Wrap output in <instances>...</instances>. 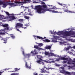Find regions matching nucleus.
I'll list each match as a JSON object with an SVG mask.
<instances>
[{
	"mask_svg": "<svg viewBox=\"0 0 75 75\" xmlns=\"http://www.w3.org/2000/svg\"><path fill=\"white\" fill-rule=\"evenodd\" d=\"M69 32L63 31H59L57 33H56V31L54 32L55 33V34H57V35H60L59 37L55 36V38H52V42H57V39H58L59 37H63L64 38H67V37H68L71 35H75V32H71L70 33Z\"/></svg>",
	"mask_w": 75,
	"mask_h": 75,
	"instance_id": "1",
	"label": "nucleus"
},
{
	"mask_svg": "<svg viewBox=\"0 0 75 75\" xmlns=\"http://www.w3.org/2000/svg\"><path fill=\"white\" fill-rule=\"evenodd\" d=\"M43 9H39L38 10V12L41 14V13H44L46 11H49L50 12H52L53 13H62V12H58L56 11L55 10H55L56 9H58L59 10H62V8H57L56 6H54L51 8H47V6L46 5H44L42 7H41Z\"/></svg>",
	"mask_w": 75,
	"mask_h": 75,
	"instance_id": "2",
	"label": "nucleus"
},
{
	"mask_svg": "<svg viewBox=\"0 0 75 75\" xmlns=\"http://www.w3.org/2000/svg\"><path fill=\"white\" fill-rule=\"evenodd\" d=\"M23 1V2L16 1L15 2L16 3L14 4L8 2L3 3V1L0 0V5L1 6V5L3 4V6H2V7L5 8L6 7V6L8 5H10L11 7H13V6H18V5L17 4H25V3L28 2V1L27 2V1Z\"/></svg>",
	"mask_w": 75,
	"mask_h": 75,
	"instance_id": "3",
	"label": "nucleus"
},
{
	"mask_svg": "<svg viewBox=\"0 0 75 75\" xmlns=\"http://www.w3.org/2000/svg\"><path fill=\"white\" fill-rule=\"evenodd\" d=\"M37 58L38 59H40L38 60L37 61H36V62H37L39 64H42V65H44V62H46V63H51L52 61H51V60H53L52 59H49L48 61L42 60L41 58H42V57L40 55H37Z\"/></svg>",
	"mask_w": 75,
	"mask_h": 75,
	"instance_id": "4",
	"label": "nucleus"
},
{
	"mask_svg": "<svg viewBox=\"0 0 75 75\" xmlns=\"http://www.w3.org/2000/svg\"><path fill=\"white\" fill-rule=\"evenodd\" d=\"M5 13L8 16V17H6V18L8 19V21H12V20H14L16 19V17L14 16V14H9V13L8 12H5Z\"/></svg>",
	"mask_w": 75,
	"mask_h": 75,
	"instance_id": "5",
	"label": "nucleus"
},
{
	"mask_svg": "<svg viewBox=\"0 0 75 75\" xmlns=\"http://www.w3.org/2000/svg\"><path fill=\"white\" fill-rule=\"evenodd\" d=\"M38 53V52H37V51L35 49L34 50V51L33 52L32 51L30 54H24V51H23V54L24 55V57H27V58H29L31 55L33 56L35 54H37Z\"/></svg>",
	"mask_w": 75,
	"mask_h": 75,
	"instance_id": "6",
	"label": "nucleus"
},
{
	"mask_svg": "<svg viewBox=\"0 0 75 75\" xmlns=\"http://www.w3.org/2000/svg\"><path fill=\"white\" fill-rule=\"evenodd\" d=\"M23 24L19 23H17L16 24V25L15 26V28L16 29V31H20V33H21V31H20V30H19V29H18V28H21V27H22V28H24V29H27V27H23Z\"/></svg>",
	"mask_w": 75,
	"mask_h": 75,
	"instance_id": "7",
	"label": "nucleus"
},
{
	"mask_svg": "<svg viewBox=\"0 0 75 75\" xmlns=\"http://www.w3.org/2000/svg\"><path fill=\"white\" fill-rule=\"evenodd\" d=\"M45 1V0L42 1H41V2H40V3H41V4H45V5H43L42 6H41L40 5H37V6H35V10H37V13H38V11H37L38 10H39V9H43V8H42L41 7H42V6H43L45 5L46 6V5H45V3H44V2H42V1Z\"/></svg>",
	"mask_w": 75,
	"mask_h": 75,
	"instance_id": "8",
	"label": "nucleus"
},
{
	"mask_svg": "<svg viewBox=\"0 0 75 75\" xmlns=\"http://www.w3.org/2000/svg\"><path fill=\"white\" fill-rule=\"evenodd\" d=\"M1 26L4 27V30H11L13 29L12 28L9 27L8 25L7 24L1 25Z\"/></svg>",
	"mask_w": 75,
	"mask_h": 75,
	"instance_id": "9",
	"label": "nucleus"
},
{
	"mask_svg": "<svg viewBox=\"0 0 75 75\" xmlns=\"http://www.w3.org/2000/svg\"><path fill=\"white\" fill-rule=\"evenodd\" d=\"M69 60L68 61V62H67L68 64H72L74 65V66L72 67H71L72 68H74L75 67V58H74L73 60L72 61L71 58L69 57Z\"/></svg>",
	"mask_w": 75,
	"mask_h": 75,
	"instance_id": "10",
	"label": "nucleus"
},
{
	"mask_svg": "<svg viewBox=\"0 0 75 75\" xmlns=\"http://www.w3.org/2000/svg\"><path fill=\"white\" fill-rule=\"evenodd\" d=\"M66 56H65L64 57V58L65 59H62V60H64L62 62V63L63 64H66V63H68V61H69V57H68V58H66L65 57ZM68 64V63H67Z\"/></svg>",
	"mask_w": 75,
	"mask_h": 75,
	"instance_id": "11",
	"label": "nucleus"
},
{
	"mask_svg": "<svg viewBox=\"0 0 75 75\" xmlns=\"http://www.w3.org/2000/svg\"><path fill=\"white\" fill-rule=\"evenodd\" d=\"M60 45H70V44L69 43H67V42L64 41L62 42H60Z\"/></svg>",
	"mask_w": 75,
	"mask_h": 75,
	"instance_id": "12",
	"label": "nucleus"
},
{
	"mask_svg": "<svg viewBox=\"0 0 75 75\" xmlns=\"http://www.w3.org/2000/svg\"><path fill=\"white\" fill-rule=\"evenodd\" d=\"M34 48H35L36 49H37V50H39V51H40L41 50H44L43 49H42V48L38 47V46L37 45H35L34 46Z\"/></svg>",
	"mask_w": 75,
	"mask_h": 75,
	"instance_id": "13",
	"label": "nucleus"
},
{
	"mask_svg": "<svg viewBox=\"0 0 75 75\" xmlns=\"http://www.w3.org/2000/svg\"><path fill=\"white\" fill-rule=\"evenodd\" d=\"M34 38H35V40H37V39L36 38H39V39H41V40H43V39H44V38H42V37H41L40 36H35V35H33Z\"/></svg>",
	"mask_w": 75,
	"mask_h": 75,
	"instance_id": "14",
	"label": "nucleus"
},
{
	"mask_svg": "<svg viewBox=\"0 0 75 75\" xmlns=\"http://www.w3.org/2000/svg\"><path fill=\"white\" fill-rule=\"evenodd\" d=\"M65 59L64 58V57L59 58H56V61H59L60 60H62V59Z\"/></svg>",
	"mask_w": 75,
	"mask_h": 75,
	"instance_id": "15",
	"label": "nucleus"
},
{
	"mask_svg": "<svg viewBox=\"0 0 75 75\" xmlns=\"http://www.w3.org/2000/svg\"><path fill=\"white\" fill-rule=\"evenodd\" d=\"M57 55L54 54L53 53L50 52V53L49 57H52V56H54V57H57Z\"/></svg>",
	"mask_w": 75,
	"mask_h": 75,
	"instance_id": "16",
	"label": "nucleus"
},
{
	"mask_svg": "<svg viewBox=\"0 0 75 75\" xmlns=\"http://www.w3.org/2000/svg\"><path fill=\"white\" fill-rule=\"evenodd\" d=\"M52 47V45H47L45 47V49H46V50H50L51 48V47Z\"/></svg>",
	"mask_w": 75,
	"mask_h": 75,
	"instance_id": "17",
	"label": "nucleus"
},
{
	"mask_svg": "<svg viewBox=\"0 0 75 75\" xmlns=\"http://www.w3.org/2000/svg\"><path fill=\"white\" fill-rule=\"evenodd\" d=\"M40 2H41V1L40 0H36L35 1L33 2V3H40Z\"/></svg>",
	"mask_w": 75,
	"mask_h": 75,
	"instance_id": "18",
	"label": "nucleus"
},
{
	"mask_svg": "<svg viewBox=\"0 0 75 75\" xmlns=\"http://www.w3.org/2000/svg\"><path fill=\"white\" fill-rule=\"evenodd\" d=\"M45 55H48V56L49 57L50 55V52H46V51H45Z\"/></svg>",
	"mask_w": 75,
	"mask_h": 75,
	"instance_id": "19",
	"label": "nucleus"
},
{
	"mask_svg": "<svg viewBox=\"0 0 75 75\" xmlns=\"http://www.w3.org/2000/svg\"><path fill=\"white\" fill-rule=\"evenodd\" d=\"M68 41L71 42H75V40L72 39H68Z\"/></svg>",
	"mask_w": 75,
	"mask_h": 75,
	"instance_id": "20",
	"label": "nucleus"
},
{
	"mask_svg": "<svg viewBox=\"0 0 75 75\" xmlns=\"http://www.w3.org/2000/svg\"><path fill=\"white\" fill-rule=\"evenodd\" d=\"M73 52H75V51L73 50H72L70 51L69 54H73Z\"/></svg>",
	"mask_w": 75,
	"mask_h": 75,
	"instance_id": "21",
	"label": "nucleus"
},
{
	"mask_svg": "<svg viewBox=\"0 0 75 75\" xmlns=\"http://www.w3.org/2000/svg\"><path fill=\"white\" fill-rule=\"evenodd\" d=\"M25 67H26L27 69H30L31 68V67L28 66V65L27 64V62H25Z\"/></svg>",
	"mask_w": 75,
	"mask_h": 75,
	"instance_id": "22",
	"label": "nucleus"
},
{
	"mask_svg": "<svg viewBox=\"0 0 75 75\" xmlns=\"http://www.w3.org/2000/svg\"><path fill=\"white\" fill-rule=\"evenodd\" d=\"M64 12H67V13H74V12H72L70 11H68L67 10H65Z\"/></svg>",
	"mask_w": 75,
	"mask_h": 75,
	"instance_id": "23",
	"label": "nucleus"
},
{
	"mask_svg": "<svg viewBox=\"0 0 75 75\" xmlns=\"http://www.w3.org/2000/svg\"><path fill=\"white\" fill-rule=\"evenodd\" d=\"M43 41H44L45 42H50V40L48 39H46L45 40H43Z\"/></svg>",
	"mask_w": 75,
	"mask_h": 75,
	"instance_id": "24",
	"label": "nucleus"
},
{
	"mask_svg": "<svg viewBox=\"0 0 75 75\" xmlns=\"http://www.w3.org/2000/svg\"><path fill=\"white\" fill-rule=\"evenodd\" d=\"M44 45V44L42 43H39L38 45V47H42L43 45Z\"/></svg>",
	"mask_w": 75,
	"mask_h": 75,
	"instance_id": "25",
	"label": "nucleus"
},
{
	"mask_svg": "<svg viewBox=\"0 0 75 75\" xmlns=\"http://www.w3.org/2000/svg\"><path fill=\"white\" fill-rule=\"evenodd\" d=\"M2 40H3V41H5V42H4V43H5V44H6V43L7 42V39H6V38L3 39Z\"/></svg>",
	"mask_w": 75,
	"mask_h": 75,
	"instance_id": "26",
	"label": "nucleus"
},
{
	"mask_svg": "<svg viewBox=\"0 0 75 75\" xmlns=\"http://www.w3.org/2000/svg\"><path fill=\"white\" fill-rule=\"evenodd\" d=\"M45 68L46 69H47V70H49V69H53L52 68H47V67H45Z\"/></svg>",
	"mask_w": 75,
	"mask_h": 75,
	"instance_id": "27",
	"label": "nucleus"
},
{
	"mask_svg": "<svg viewBox=\"0 0 75 75\" xmlns=\"http://www.w3.org/2000/svg\"><path fill=\"white\" fill-rule=\"evenodd\" d=\"M42 72L43 73V72H46V73H47V74H50V72L49 71H46V70H44L43 71H42Z\"/></svg>",
	"mask_w": 75,
	"mask_h": 75,
	"instance_id": "28",
	"label": "nucleus"
},
{
	"mask_svg": "<svg viewBox=\"0 0 75 75\" xmlns=\"http://www.w3.org/2000/svg\"><path fill=\"white\" fill-rule=\"evenodd\" d=\"M9 35H11V37L13 39H14V38H15V36H14V35H13L11 34Z\"/></svg>",
	"mask_w": 75,
	"mask_h": 75,
	"instance_id": "29",
	"label": "nucleus"
},
{
	"mask_svg": "<svg viewBox=\"0 0 75 75\" xmlns=\"http://www.w3.org/2000/svg\"><path fill=\"white\" fill-rule=\"evenodd\" d=\"M18 21H20V23H22L23 21V19H19L18 20Z\"/></svg>",
	"mask_w": 75,
	"mask_h": 75,
	"instance_id": "30",
	"label": "nucleus"
},
{
	"mask_svg": "<svg viewBox=\"0 0 75 75\" xmlns=\"http://www.w3.org/2000/svg\"><path fill=\"white\" fill-rule=\"evenodd\" d=\"M0 18H2V19H4V18L3 15H1V17H0Z\"/></svg>",
	"mask_w": 75,
	"mask_h": 75,
	"instance_id": "31",
	"label": "nucleus"
},
{
	"mask_svg": "<svg viewBox=\"0 0 75 75\" xmlns=\"http://www.w3.org/2000/svg\"><path fill=\"white\" fill-rule=\"evenodd\" d=\"M24 18H25L26 19H29V17L28 16H24Z\"/></svg>",
	"mask_w": 75,
	"mask_h": 75,
	"instance_id": "32",
	"label": "nucleus"
},
{
	"mask_svg": "<svg viewBox=\"0 0 75 75\" xmlns=\"http://www.w3.org/2000/svg\"><path fill=\"white\" fill-rule=\"evenodd\" d=\"M58 4H59V5H60V6H62L63 5H64L63 4H62V3H58Z\"/></svg>",
	"mask_w": 75,
	"mask_h": 75,
	"instance_id": "33",
	"label": "nucleus"
},
{
	"mask_svg": "<svg viewBox=\"0 0 75 75\" xmlns=\"http://www.w3.org/2000/svg\"><path fill=\"white\" fill-rule=\"evenodd\" d=\"M30 7L31 8H32L33 9H34V6H33V5H31V6H30ZM34 9L35 10V8H34ZM36 10H37V9H36Z\"/></svg>",
	"mask_w": 75,
	"mask_h": 75,
	"instance_id": "34",
	"label": "nucleus"
},
{
	"mask_svg": "<svg viewBox=\"0 0 75 75\" xmlns=\"http://www.w3.org/2000/svg\"><path fill=\"white\" fill-rule=\"evenodd\" d=\"M15 69V71H18V70L20 69H18L17 68H16Z\"/></svg>",
	"mask_w": 75,
	"mask_h": 75,
	"instance_id": "35",
	"label": "nucleus"
},
{
	"mask_svg": "<svg viewBox=\"0 0 75 75\" xmlns=\"http://www.w3.org/2000/svg\"><path fill=\"white\" fill-rule=\"evenodd\" d=\"M5 33H4L0 32V35H3V34H4Z\"/></svg>",
	"mask_w": 75,
	"mask_h": 75,
	"instance_id": "36",
	"label": "nucleus"
},
{
	"mask_svg": "<svg viewBox=\"0 0 75 75\" xmlns=\"http://www.w3.org/2000/svg\"><path fill=\"white\" fill-rule=\"evenodd\" d=\"M65 49L67 51L68 50H69V48H68V47L67 48H65Z\"/></svg>",
	"mask_w": 75,
	"mask_h": 75,
	"instance_id": "37",
	"label": "nucleus"
},
{
	"mask_svg": "<svg viewBox=\"0 0 75 75\" xmlns=\"http://www.w3.org/2000/svg\"><path fill=\"white\" fill-rule=\"evenodd\" d=\"M23 13V12H21V13H19V14H16V15H17V16H18V15L20 16V15H21V13Z\"/></svg>",
	"mask_w": 75,
	"mask_h": 75,
	"instance_id": "38",
	"label": "nucleus"
},
{
	"mask_svg": "<svg viewBox=\"0 0 75 75\" xmlns=\"http://www.w3.org/2000/svg\"><path fill=\"white\" fill-rule=\"evenodd\" d=\"M68 47L69 48V49H70V48H72V47H71V46H69Z\"/></svg>",
	"mask_w": 75,
	"mask_h": 75,
	"instance_id": "39",
	"label": "nucleus"
},
{
	"mask_svg": "<svg viewBox=\"0 0 75 75\" xmlns=\"http://www.w3.org/2000/svg\"><path fill=\"white\" fill-rule=\"evenodd\" d=\"M67 64H64L63 65V67H67Z\"/></svg>",
	"mask_w": 75,
	"mask_h": 75,
	"instance_id": "40",
	"label": "nucleus"
},
{
	"mask_svg": "<svg viewBox=\"0 0 75 75\" xmlns=\"http://www.w3.org/2000/svg\"><path fill=\"white\" fill-rule=\"evenodd\" d=\"M28 12H29V13H31V9H28Z\"/></svg>",
	"mask_w": 75,
	"mask_h": 75,
	"instance_id": "41",
	"label": "nucleus"
},
{
	"mask_svg": "<svg viewBox=\"0 0 75 75\" xmlns=\"http://www.w3.org/2000/svg\"><path fill=\"white\" fill-rule=\"evenodd\" d=\"M15 75H19V74L16 73H15Z\"/></svg>",
	"mask_w": 75,
	"mask_h": 75,
	"instance_id": "42",
	"label": "nucleus"
},
{
	"mask_svg": "<svg viewBox=\"0 0 75 75\" xmlns=\"http://www.w3.org/2000/svg\"><path fill=\"white\" fill-rule=\"evenodd\" d=\"M34 75H38V74L35 73H34Z\"/></svg>",
	"mask_w": 75,
	"mask_h": 75,
	"instance_id": "43",
	"label": "nucleus"
},
{
	"mask_svg": "<svg viewBox=\"0 0 75 75\" xmlns=\"http://www.w3.org/2000/svg\"><path fill=\"white\" fill-rule=\"evenodd\" d=\"M72 48H73V49H75V45L74 46L72 47Z\"/></svg>",
	"mask_w": 75,
	"mask_h": 75,
	"instance_id": "44",
	"label": "nucleus"
},
{
	"mask_svg": "<svg viewBox=\"0 0 75 75\" xmlns=\"http://www.w3.org/2000/svg\"><path fill=\"white\" fill-rule=\"evenodd\" d=\"M3 72H4V71H3V72H1L0 71V75H1V74H2V73H3Z\"/></svg>",
	"mask_w": 75,
	"mask_h": 75,
	"instance_id": "45",
	"label": "nucleus"
},
{
	"mask_svg": "<svg viewBox=\"0 0 75 75\" xmlns=\"http://www.w3.org/2000/svg\"><path fill=\"white\" fill-rule=\"evenodd\" d=\"M11 75H15V73H12Z\"/></svg>",
	"mask_w": 75,
	"mask_h": 75,
	"instance_id": "46",
	"label": "nucleus"
},
{
	"mask_svg": "<svg viewBox=\"0 0 75 75\" xmlns=\"http://www.w3.org/2000/svg\"><path fill=\"white\" fill-rule=\"evenodd\" d=\"M25 8H29V7H25Z\"/></svg>",
	"mask_w": 75,
	"mask_h": 75,
	"instance_id": "47",
	"label": "nucleus"
},
{
	"mask_svg": "<svg viewBox=\"0 0 75 75\" xmlns=\"http://www.w3.org/2000/svg\"><path fill=\"white\" fill-rule=\"evenodd\" d=\"M50 51H51V52L54 51H53V50H51V49H50Z\"/></svg>",
	"mask_w": 75,
	"mask_h": 75,
	"instance_id": "48",
	"label": "nucleus"
},
{
	"mask_svg": "<svg viewBox=\"0 0 75 75\" xmlns=\"http://www.w3.org/2000/svg\"><path fill=\"white\" fill-rule=\"evenodd\" d=\"M29 25H25V26H26V27H27V26Z\"/></svg>",
	"mask_w": 75,
	"mask_h": 75,
	"instance_id": "49",
	"label": "nucleus"
},
{
	"mask_svg": "<svg viewBox=\"0 0 75 75\" xmlns=\"http://www.w3.org/2000/svg\"><path fill=\"white\" fill-rule=\"evenodd\" d=\"M56 66H57V67H58V66H59V65H58V64H56Z\"/></svg>",
	"mask_w": 75,
	"mask_h": 75,
	"instance_id": "50",
	"label": "nucleus"
},
{
	"mask_svg": "<svg viewBox=\"0 0 75 75\" xmlns=\"http://www.w3.org/2000/svg\"><path fill=\"white\" fill-rule=\"evenodd\" d=\"M50 31V32L51 33V34H53V33H52V31Z\"/></svg>",
	"mask_w": 75,
	"mask_h": 75,
	"instance_id": "51",
	"label": "nucleus"
},
{
	"mask_svg": "<svg viewBox=\"0 0 75 75\" xmlns=\"http://www.w3.org/2000/svg\"><path fill=\"white\" fill-rule=\"evenodd\" d=\"M3 31V29H1V30H0V31Z\"/></svg>",
	"mask_w": 75,
	"mask_h": 75,
	"instance_id": "52",
	"label": "nucleus"
},
{
	"mask_svg": "<svg viewBox=\"0 0 75 75\" xmlns=\"http://www.w3.org/2000/svg\"><path fill=\"white\" fill-rule=\"evenodd\" d=\"M53 6V5H52L50 6H51V7H52Z\"/></svg>",
	"mask_w": 75,
	"mask_h": 75,
	"instance_id": "53",
	"label": "nucleus"
},
{
	"mask_svg": "<svg viewBox=\"0 0 75 75\" xmlns=\"http://www.w3.org/2000/svg\"><path fill=\"white\" fill-rule=\"evenodd\" d=\"M70 30V29H67V30Z\"/></svg>",
	"mask_w": 75,
	"mask_h": 75,
	"instance_id": "54",
	"label": "nucleus"
},
{
	"mask_svg": "<svg viewBox=\"0 0 75 75\" xmlns=\"http://www.w3.org/2000/svg\"><path fill=\"white\" fill-rule=\"evenodd\" d=\"M44 38H46L45 37H44Z\"/></svg>",
	"mask_w": 75,
	"mask_h": 75,
	"instance_id": "55",
	"label": "nucleus"
},
{
	"mask_svg": "<svg viewBox=\"0 0 75 75\" xmlns=\"http://www.w3.org/2000/svg\"><path fill=\"white\" fill-rule=\"evenodd\" d=\"M24 7V6H21V7Z\"/></svg>",
	"mask_w": 75,
	"mask_h": 75,
	"instance_id": "56",
	"label": "nucleus"
},
{
	"mask_svg": "<svg viewBox=\"0 0 75 75\" xmlns=\"http://www.w3.org/2000/svg\"><path fill=\"white\" fill-rule=\"evenodd\" d=\"M1 16V15H0V17Z\"/></svg>",
	"mask_w": 75,
	"mask_h": 75,
	"instance_id": "57",
	"label": "nucleus"
},
{
	"mask_svg": "<svg viewBox=\"0 0 75 75\" xmlns=\"http://www.w3.org/2000/svg\"><path fill=\"white\" fill-rule=\"evenodd\" d=\"M39 75H41V74H39Z\"/></svg>",
	"mask_w": 75,
	"mask_h": 75,
	"instance_id": "58",
	"label": "nucleus"
},
{
	"mask_svg": "<svg viewBox=\"0 0 75 75\" xmlns=\"http://www.w3.org/2000/svg\"><path fill=\"white\" fill-rule=\"evenodd\" d=\"M13 1H14V0H12Z\"/></svg>",
	"mask_w": 75,
	"mask_h": 75,
	"instance_id": "59",
	"label": "nucleus"
},
{
	"mask_svg": "<svg viewBox=\"0 0 75 75\" xmlns=\"http://www.w3.org/2000/svg\"><path fill=\"white\" fill-rule=\"evenodd\" d=\"M64 7H65V6H64Z\"/></svg>",
	"mask_w": 75,
	"mask_h": 75,
	"instance_id": "60",
	"label": "nucleus"
},
{
	"mask_svg": "<svg viewBox=\"0 0 75 75\" xmlns=\"http://www.w3.org/2000/svg\"><path fill=\"white\" fill-rule=\"evenodd\" d=\"M25 10H24V11H25Z\"/></svg>",
	"mask_w": 75,
	"mask_h": 75,
	"instance_id": "61",
	"label": "nucleus"
},
{
	"mask_svg": "<svg viewBox=\"0 0 75 75\" xmlns=\"http://www.w3.org/2000/svg\"><path fill=\"white\" fill-rule=\"evenodd\" d=\"M10 7H10L9 8H10Z\"/></svg>",
	"mask_w": 75,
	"mask_h": 75,
	"instance_id": "62",
	"label": "nucleus"
},
{
	"mask_svg": "<svg viewBox=\"0 0 75 75\" xmlns=\"http://www.w3.org/2000/svg\"><path fill=\"white\" fill-rule=\"evenodd\" d=\"M21 48H22V47H21Z\"/></svg>",
	"mask_w": 75,
	"mask_h": 75,
	"instance_id": "63",
	"label": "nucleus"
},
{
	"mask_svg": "<svg viewBox=\"0 0 75 75\" xmlns=\"http://www.w3.org/2000/svg\"><path fill=\"white\" fill-rule=\"evenodd\" d=\"M30 0V1H31V0Z\"/></svg>",
	"mask_w": 75,
	"mask_h": 75,
	"instance_id": "64",
	"label": "nucleus"
}]
</instances>
